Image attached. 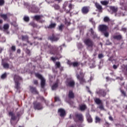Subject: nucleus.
I'll list each match as a JSON object with an SVG mask.
<instances>
[{
    "label": "nucleus",
    "instance_id": "obj_31",
    "mask_svg": "<svg viewBox=\"0 0 127 127\" xmlns=\"http://www.w3.org/2000/svg\"><path fill=\"white\" fill-rule=\"evenodd\" d=\"M95 123L96 124H100L101 123V119L96 116L95 118Z\"/></svg>",
    "mask_w": 127,
    "mask_h": 127
},
{
    "label": "nucleus",
    "instance_id": "obj_59",
    "mask_svg": "<svg viewBox=\"0 0 127 127\" xmlns=\"http://www.w3.org/2000/svg\"><path fill=\"white\" fill-rule=\"evenodd\" d=\"M122 30H123V31L126 32V31H127V28H122Z\"/></svg>",
    "mask_w": 127,
    "mask_h": 127
},
{
    "label": "nucleus",
    "instance_id": "obj_16",
    "mask_svg": "<svg viewBox=\"0 0 127 127\" xmlns=\"http://www.w3.org/2000/svg\"><path fill=\"white\" fill-rule=\"evenodd\" d=\"M59 114H60V115L61 117H64L65 116V110L63 109H59Z\"/></svg>",
    "mask_w": 127,
    "mask_h": 127
},
{
    "label": "nucleus",
    "instance_id": "obj_32",
    "mask_svg": "<svg viewBox=\"0 0 127 127\" xmlns=\"http://www.w3.org/2000/svg\"><path fill=\"white\" fill-rule=\"evenodd\" d=\"M30 91L32 93H37V90H36V88L33 87H30Z\"/></svg>",
    "mask_w": 127,
    "mask_h": 127
},
{
    "label": "nucleus",
    "instance_id": "obj_13",
    "mask_svg": "<svg viewBox=\"0 0 127 127\" xmlns=\"http://www.w3.org/2000/svg\"><path fill=\"white\" fill-rule=\"evenodd\" d=\"M66 85L69 87H74L75 85V82L72 80H68L67 82H66Z\"/></svg>",
    "mask_w": 127,
    "mask_h": 127
},
{
    "label": "nucleus",
    "instance_id": "obj_4",
    "mask_svg": "<svg viewBox=\"0 0 127 127\" xmlns=\"http://www.w3.org/2000/svg\"><path fill=\"white\" fill-rule=\"evenodd\" d=\"M21 80H22L21 77H19L18 75H15L14 77V80L15 83V89H17V90H18L20 88L19 81H21Z\"/></svg>",
    "mask_w": 127,
    "mask_h": 127
},
{
    "label": "nucleus",
    "instance_id": "obj_23",
    "mask_svg": "<svg viewBox=\"0 0 127 127\" xmlns=\"http://www.w3.org/2000/svg\"><path fill=\"white\" fill-rule=\"evenodd\" d=\"M113 38L116 39L117 40H121L122 39V35H118L113 36Z\"/></svg>",
    "mask_w": 127,
    "mask_h": 127
},
{
    "label": "nucleus",
    "instance_id": "obj_44",
    "mask_svg": "<svg viewBox=\"0 0 127 127\" xmlns=\"http://www.w3.org/2000/svg\"><path fill=\"white\" fill-rule=\"evenodd\" d=\"M99 109L101 110H105V109H104V106L102 105V104H101L100 105H99Z\"/></svg>",
    "mask_w": 127,
    "mask_h": 127
},
{
    "label": "nucleus",
    "instance_id": "obj_47",
    "mask_svg": "<svg viewBox=\"0 0 127 127\" xmlns=\"http://www.w3.org/2000/svg\"><path fill=\"white\" fill-rule=\"evenodd\" d=\"M77 47L79 48H82V47H83V45H82V44L81 43H79L78 44Z\"/></svg>",
    "mask_w": 127,
    "mask_h": 127
},
{
    "label": "nucleus",
    "instance_id": "obj_5",
    "mask_svg": "<svg viewBox=\"0 0 127 127\" xmlns=\"http://www.w3.org/2000/svg\"><path fill=\"white\" fill-rule=\"evenodd\" d=\"M36 77L37 78H38L39 79H40L41 80V86L42 88H44V86H45V78H44L42 75L41 74H40L39 73H36L35 74Z\"/></svg>",
    "mask_w": 127,
    "mask_h": 127
},
{
    "label": "nucleus",
    "instance_id": "obj_34",
    "mask_svg": "<svg viewBox=\"0 0 127 127\" xmlns=\"http://www.w3.org/2000/svg\"><path fill=\"white\" fill-rule=\"evenodd\" d=\"M22 40L23 41H27V42H28V36H22Z\"/></svg>",
    "mask_w": 127,
    "mask_h": 127
},
{
    "label": "nucleus",
    "instance_id": "obj_48",
    "mask_svg": "<svg viewBox=\"0 0 127 127\" xmlns=\"http://www.w3.org/2000/svg\"><path fill=\"white\" fill-rule=\"evenodd\" d=\"M4 3V0H0V5H3Z\"/></svg>",
    "mask_w": 127,
    "mask_h": 127
},
{
    "label": "nucleus",
    "instance_id": "obj_24",
    "mask_svg": "<svg viewBox=\"0 0 127 127\" xmlns=\"http://www.w3.org/2000/svg\"><path fill=\"white\" fill-rule=\"evenodd\" d=\"M93 37L94 38H97V34H96V33H95V32H94V31L93 30V29H91L90 30Z\"/></svg>",
    "mask_w": 127,
    "mask_h": 127
},
{
    "label": "nucleus",
    "instance_id": "obj_7",
    "mask_svg": "<svg viewBox=\"0 0 127 127\" xmlns=\"http://www.w3.org/2000/svg\"><path fill=\"white\" fill-rule=\"evenodd\" d=\"M9 116L11 117V120L10 122L11 125H15L16 124V121H15L16 118L15 117V116H14V114L12 113V112H9Z\"/></svg>",
    "mask_w": 127,
    "mask_h": 127
},
{
    "label": "nucleus",
    "instance_id": "obj_15",
    "mask_svg": "<svg viewBox=\"0 0 127 127\" xmlns=\"http://www.w3.org/2000/svg\"><path fill=\"white\" fill-rule=\"evenodd\" d=\"M100 31H106L108 29V27L105 25H101L99 27Z\"/></svg>",
    "mask_w": 127,
    "mask_h": 127
},
{
    "label": "nucleus",
    "instance_id": "obj_12",
    "mask_svg": "<svg viewBox=\"0 0 127 127\" xmlns=\"http://www.w3.org/2000/svg\"><path fill=\"white\" fill-rule=\"evenodd\" d=\"M50 40L52 41H57L59 39V35H53L52 37H50Z\"/></svg>",
    "mask_w": 127,
    "mask_h": 127
},
{
    "label": "nucleus",
    "instance_id": "obj_33",
    "mask_svg": "<svg viewBox=\"0 0 127 127\" xmlns=\"http://www.w3.org/2000/svg\"><path fill=\"white\" fill-rule=\"evenodd\" d=\"M94 101H95V103H96V104H97L98 105H99L102 103V101H101V100H100V99H99V98L95 99Z\"/></svg>",
    "mask_w": 127,
    "mask_h": 127
},
{
    "label": "nucleus",
    "instance_id": "obj_29",
    "mask_svg": "<svg viewBox=\"0 0 127 127\" xmlns=\"http://www.w3.org/2000/svg\"><path fill=\"white\" fill-rule=\"evenodd\" d=\"M95 5L96 7H97L98 9H99V11H101V10H102V6H101V5H100V4L98 3H95Z\"/></svg>",
    "mask_w": 127,
    "mask_h": 127
},
{
    "label": "nucleus",
    "instance_id": "obj_42",
    "mask_svg": "<svg viewBox=\"0 0 127 127\" xmlns=\"http://www.w3.org/2000/svg\"><path fill=\"white\" fill-rule=\"evenodd\" d=\"M24 20L25 21H29V17L28 16H25L24 17Z\"/></svg>",
    "mask_w": 127,
    "mask_h": 127
},
{
    "label": "nucleus",
    "instance_id": "obj_61",
    "mask_svg": "<svg viewBox=\"0 0 127 127\" xmlns=\"http://www.w3.org/2000/svg\"><path fill=\"white\" fill-rule=\"evenodd\" d=\"M109 120H110V121H113V118H112V117L110 116V117H109Z\"/></svg>",
    "mask_w": 127,
    "mask_h": 127
},
{
    "label": "nucleus",
    "instance_id": "obj_14",
    "mask_svg": "<svg viewBox=\"0 0 127 127\" xmlns=\"http://www.w3.org/2000/svg\"><path fill=\"white\" fill-rule=\"evenodd\" d=\"M67 64L69 65V66L73 65V67H77V66H79V64L78 62L71 63V62L69 61H67Z\"/></svg>",
    "mask_w": 127,
    "mask_h": 127
},
{
    "label": "nucleus",
    "instance_id": "obj_58",
    "mask_svg": "<svg viewBox=\"0 0 127 127\" xmlns=\"http://www.w3.org/2000/svg\"><path fill=\"white\" fill-rule=\"evenodd\" d=\"M38 82L37 81V80H34V83L35 84V85H37Z\"/></svg>",
    "mask_w": 127,
    "mask_h": 127
},
{
    "label": "nucleus",
    "instance_id": "obj_46",
    "mask_svg": "<svg viewBox=\"0 0 127 127\" xmlns=\"http://www.w3.org/2000/svg\"><path fill=\"white\" fill-rule=\"evenodd\" d=\"M59 29L60 30V31H62V29H63V25L61 24L59 27Z\"/></svg>",
    "mask_w": 127,
    "mask_h": 127
},
{
    "label": "nucleus",
    "instance_id": "obj_26",
    "mask_svg": "<svg viewBox=\"0 0 127 127\" xmlns=\"http://www.w3.org/2000/svg\"><path fill=\"white\" fill-rule=\"evenodd\" d=\"M80 110L81 111H85V109H87L86 105L82 104L79 106Z\"/></svg>",
    "mask_w": 127,
    "mask_h": 127
},
{
    "label": "nucleus",
    "instance_id": "obj_35",
    "mask_svg": "<svg viewBox=\"0 0 127 127\" xmlns=\"http://www.w3.org/2000/svg\"><path fill=\"white\" fill-rule=\"evenodd\" d=\"M55 26H56V23H52L49 25V28H54Z\"/></svg>",
    "mask_w": 127,
    "mask_h": 127
},
{
    "label": "nucleus",
    "instance_id": "obj_52",
    "mask_svg": "<svg viewBox=\"0 0 127 127\" xmlns=\"http://www.w3.org/2000/svg\"><path fill=\"white\" fill-rule=\"evenodd\" d=\"M69 104H70V106H71V107H74V102H73L72 101H70L69 102Z\"/></svg>",
    "mask_w": 127,
    "mask_h": 127
},
{
    "label": "nucleus",
    "instance_id": "obj_38",
    "mask_svg": "<svg viewBox=\"0 0 127 127\" xmlns=\"http://www.w3.org/2000/svg\"><path fill=\"white\" fill-rule=\"evenodd\" d=\"M6 78V73H4V74H2L1 76V79H5Z\"/></svg>",
    "mask_w": 127,
    "mask_h": 127
},
{
    "label": "nucleus",
    "instance_id": "obj_28",
    "mask_svg": "<svg viewBox=\"0 0 127 127\" xmlns=\"http://www.w3.org/2000/svg\"><path fill=\"white\" fill-rule=\"evenodd\" d=\"M120 4L122 5V6L124 7V9H125V10H127V4L124 3V2L121 1Z\"/></svg>",
    "mask_w": 127,
    "mask_h": 127
},
{
    "label": "nucleus",
    "instance_id": "obj_39",
    "mask_svg": "<svg viewBox=\"0 0 127 127\" xmlns=\"http://www.w3.org/2000/svg\"><path fill=\"white\" fill-rule=\"evenodd\" d=\"M61 66L60 62H57L56 63V68H59Z\"/></svg>",
    "mask_w": 127,
    "mask_h": 127
},
{
    "label": "nucleus",
    "instance_id": "obj_49",
    "mask_svg": "<svg viewBox=\"0 0 127 127\" xmlns=\"http://www.w3.org/2000/svg\"><path fill=\"white\" fill-rule=\"evenodd\" d=\"M103 57H104V55L103 54H100L98 55V58L100 59H101V58H103Z\"/></svg>",
    "mask_w": 127,
    "mask_h": 127
},
{
    "label": "nucleus",
    "instance_id": "obj_40",
    "mask_svg": "<svg viewBox=\"0 0 127 127\" xmlns=\"http://www.w3.org/2000/svg\"><path fill=\"white\" fill-rule=\"evenodd\" d=\"M30 25L33 26V27H37V25L34 23V22H31V23H30Z\"/></svg>",
    "mask_w": 127,
    "mask_h": 127
},
{
    "label": "nucleus",
    "instance_id": "obj_36",
    "mask_svg": "<svg viewBox=\"0 0 127 127\" xmlns=\"http://www.w3.org/2000/svg\"><path fill=\"white\" fill-rule=\"evenodd\" d=\"M101 3L103 5H107V4H109V2L108 1H101Z\"/></svg>",
    "mask_w": 127,
    "mask_h": 127
},
{
    "label": "nucleus",
    "instance_id": "obj_10",
    "mask_svg": "<svg viewBox=\"0 0 127 127\" xmlns=\"http://www.w3.org/2000/svg\"><path fill=\"white\" fill-rule=\"evenodd\" d=\"M96 94L99 96H102V97H105L106 96V93L104 90L97 89L96 91Z\"/></svg>",
    "mask_w": 127,
    "mask_h": 127
},
{
    "label": "nucleus",
    "instance_id": "obj_56",
    "mask_svg": "<svg viewBox=\"0 0 127 127\" xmlns=\"http://www.w3.org/2000/svg\"><path fill=\"white\" fill-rule=\"evenodd\" d=\"M26 53H27V54H30V51H29V50H27L26 51Z\"/></svg>",
    "mask_w": 127,
    "mask_h": 127
},
{
    "label": "nucleus",
    "instance_id": "obj_3",
    "mask_svg": "<svg viewBox=\"0 0 127 127\" xmlns=\"http://www.w3.org/2000/svg\"><path fill=\"white\" fill-rule=\"evenodd\" d=\"M84 43L87 46V49H88V50H93V47L95 46V44L91 39H86L84 41Z\"/></svg>",
    "mask_w": 127,
    "mask_h": 127
},
{
    "label": "nucleus",
    "instance_id": "obj_2",
    "mask_svg": "<svg viewBox=\"0 0 127 127\" xmlns=\"http://www.w3.org/2000/svg\"><path fill=\"white\" fill-rule=\"evenodd\" d=\"M85 76V73H83L82 69H79L76 71V77L78 80H79L81 84H83L85 82V79H84V76Z\"/></svg>",
    "mask_w": 127,
    "mask_h": 127
},
{
    "label": "nucleus",
    "instance_id": "obj_50",
    "mask_svg": "<svg viewBox=\"0 0 127 127\" xmlns=\"http://www.w3.org/2000/svg\"><path fill=\"white\" fill-rule=\"evenodd\" d=\"M104 36H105V37H108L109 36V33L108 32H105Z\"/></svg>",
    "mask_w": 127,
    "mask_h": 127
},
{
    "label": "nucleus",
    "instance_id": "obj_30",
    "mask_svg": "<svg viewBox=\"0 0 127 127\" xmlns=\"http://www.w3.org/2000/svg\"><path fill=\"white\" fill-rule=\"evenodd\" d=\"M9 28V25L8 24H5L3 25V29L4 31H5V30H7Z\"/></svg>",
    "mask_w": 127,
    "mask_h": 127
},
{
    "label": "nucleus",
    "instance_id": "obj_8",
    "mask_svg": "<svg viewBox=\"0 0 127 127\" xmlns=\"http://www.w3.org/2000/svg\"><path fill=\"white\" fill-rule=\"evenodd\" d=\"M11 16V15L10 13H8L6 14H0V17L1 18H2L3 20H7L9 17Z\"/></svg>",
    "mask_w": 127,
    "mask_h": 127
},
{
    "label": "nucleus",
    "instance_id": "obj_53",
    "mask_svg": "<svg viewBox=\"0 0 127 127\" xmlns=\"http://www.w3.org/2000/svg\"><path fill=\"white\" fill-rule=\"evenodd\" d=\"M119 67V65H117L116 64H114L113 65V69H117Z\"/></svg>",
    "mask_w": 127,
    "mask_h": 127
},
{
    "label": "nucleus",
    "instance_id": "obj_64",
    "mask_svg": "<svg viewBox=\"0 0 127 127\" xmlns=\"http://www.w3.org/2000/svg\"><path fill=\"white\" fill-rule=\"evenodd\" d=\"M25 5H26V6H28V3H25Z\"/></svg>",
    "mask_w": 127,
    "mask_h": 127
},
{
    "label": "nucleus",
    "instance_id": "obj_57",
    "mask_svg": "<svg viewBox=\"0 0 127 127\" xmlns=\"http://www.w3.org/2000/svg\"><path fill=\"white\" fill-rule=\"evenodd\" d=\"M65 23L66 25H70V22L65 21Z\"/></svg>",
    "mask_w": 127,
    "mask_h": 127
},
{
    "label": "nucleus",
    "instance_id": "obj_9",
    "mask_svg": "<svg viewBox=\"0 0 127 127\" xmlns=\"http://www.w3.org/2000/svg\"><path fill=\"white\" fill-rule=\"evenodd\" d=\"M34 107L35 110H42L43 107L40 103H36L34 104Z\"/></svg>",
    "mask_w": 127,
    "mask_h": 127
},
{
    "label": "nucleus",
    "instance_id": "obj_37",
    "mask_svg": "<svg viewBox=\"0 0 127 127\" xmlns=\"http://www.w3.org/2000/svg\"><path fill=\"white\" fill-rule=\"evenodd\" d=\"M3 67L4 68H5V69H7V68H8V67H9V65H8V64L4 63V64H3Z\"/></svg>",
    "mask_w": 127,
    "mask_h": 127
},
{
    "label": "nucleus",
    "instance_id": "obj_1",
    "mask_svg": "<svg viewBox=\"0 0 127 127\" xmlns=\"http://www.w3.org/2000/svg\"><path fill=\"white\" fill-rule=\"evenodd\" d=\"M48 48H49L50 49V53L51 54H56L57 55V57L54 58L52 57L51 60L53 62H55L56 60L58 59H60L61 58V55H60V53H61L62 50V47L60 46L59 48L56 47L55 46H52L50 45H49L47 46Z\"/></svg>",
    "mask_w": 127,
    "mask_h": 127
},
{
    "label": "nucleus",
    "instance_id": "obj_54",
    "mask_svg": "<svg viewBox=\"0 0 127 127\" xmlns=\"http://www.w3.org/2000/svg\"><path fill=\"white\" fill-rule=\"evenodd\" d=\"M124 109H125L126 112L127 113V105H125L124 107H123Z\"/></svg>",
    "mask_w": 127,
    "mask_h": 127
},
{
    "label": "nucleus",
    "instance_id": "obj_18",
    "mask_svg": "<svg viewBox=\"0 0 127 127\" xmlns=\"http://www.w3.org/2000/svg\"><path fill=\"white\" fill-rule=\"evenodd\" d=\"M75 118L78 119L79 121H83V115L81 114H77L75 115Z\"/></svg>",
    "mask_w": 127,
    "mask_h": 127
},
{
    "label": "nucleus",
    "instance_id": "obj_45",
    "mask_svg": "<svg viewBox=\"0 0 127 127\" xmlns=\"http://www.w3.org/2000/svg\"><path fill=\"white\" fill-rule=\"evenodd\" d=\"M55 100L56 102H59L60 101V98H59V97L56 96L55 97Z\"/></svg>",
    "mask_w": 127,
    "mask_h": 127
},
{
    "label": "nucleus",
    "instance_id": "obj_43",
    "mask_svg": "<svg viewBox=\"0 0 127 127\" xmlns=\"http://www.w3.org/2000/svg\"><path fill=\"white\" fill-rule=\"evenodd\" d=\"M54 7H55V9H59V8H60V6H59V5H58V4H55L54 5Z\"/></svg>",
    "mask_w": 127,
    "mask_h": 127
},
{
    "label": "nucleus",
    "instance_id": "obj_62",
    "mask_svg": "<svg viewBox=\"0 0 127 127\" xmlns=\"http://www.w3.org/2000/svg\"><path fill=\"white\" fill-rule=\"evenodd\" d=\"M2 22H3V21H2V19H0V24H1V23H2Z\"/></svg>",
    "mask_w": 127,
    "mask_h": 127
},
{
    "label": "nucleus",
    "instance_id": "obj_19",
    "mask_svg": "<svg viewBox=\"0 0 127 127\" xmlns=\"http://www.w3.org/2000/svg\"><path fill=\"white\" fill-rule=\"evenodd\" d=\"M86 118L88 123H92V122H93V119H92V118H91V116L89 113L86 114Z\"/></svg>",
    "mask_w": 127,
    "mask_h": 127
},
{
    "label": "nucleus",
    "instance_id": "obj_17",
    "mask_svg": "<svg viewBox=\"0 0 127 127\" xmlns=\"http://www.w3.org/2000/svg\"><path fill=\"white\" fill-rule=\"evenodd\" d=\"M81 11L83 14H86V13L89 12V8H88V7H83L82 8Z\"/></svg>",
    "mask_w": 127,
    "mask_h": 127
},
{
    "label": "nucleus",
    "instance_id": "obj_60",
    "mask_svg": "<svg viewBox=\"0 0 127 127\" xmlns=\"http://www.w3.org/2000/svg\"><path fill=\"white\" fill-rule=\"evenodd\" d=\"M55 1H58V2H61L62 1V0H55Z\"/></svg>",
    "mask_w": 127,
    "mask_h": 127
},
{
    "label": "nucleus",
    "instance_id": "obj_25",
    "mask_svg": "<svg viewBox=\"0 0 127 127\" xmlns=\"http://www.w3.org/2000/svg\"><path fill=\"white\" fill-rule=\"evenodd\" d=\"M110 9L113 11V12H117L118 11V7L115 6H110Z\"/></svg>",
    "mask_w": 127,
    "mask_h": 127
},
{
    "label": "nucleus",
    "instance_id": "obj_20",
    "mask_svg": "<svg viewBox=\"0 0 127 127\" xmlns=\"http://www.w3.org/2000/svg\"><path fill=\"white\" fill-rule=\"evenodd\" d=\"M57 87H58V80L52 86V90H53V91L56 90Z\"/></svg>",
    "mask_w": 127,
    "mask_h": 127
},
{
    "label": "nucleus",
    "instance_id": "obj_22",
    "mask_svg": "<svg viewBox=\"0 0 127 127\" xmlns=\"http://www.w3.org/2000/svg\"><path fill=\"white\" fill-rule=\"evenodd\" d=\"M90 68H95L96 67V64L95 61H92L89 64Z\"/></svg>",
    "mask_w": 127,
    "mask_h": 127
},
{
    "label": "nucleus",
    "instance_id": "obj_11",
    "mask_svg": "<svg viewBox=\"0 0 127 127\" xmlns=\"http://www.w3.org/2000/svg\"><path fill=\"white\" fill-rule=\"evenodd\" d=\"M29 10L32 12H37L38 11V8L35 6V5H32L29 8Z\"/></svg>",
    "mask_w": 127,
    "mask_h": 127
},
{
    "label": "nucleus",
    "instance_id": "obj_6",
    "mask_svg": "<svg viewBox=\"0 0 127 127\" xmlns=\"http://www.w3.org/2000/svg\"><path fill=\"white\" fill-rule=\"evenodd\" d=\"M67 5H68V1L64 2L63 5V8L64 9V10H65L66 12H70V10H71V8H73L74 7V5L69 4L68 5L69 9L66 8V6H67Z\"/></svg>",
    "mask_w": 127,
    "mask_h": 127
},
{
    "label": "nucleus",
    "instance_id": "obj_41",
    "mask_svg": "<svg viewBox=\"0 0 127 127\" xmlns=\"http://www.w3.org/2000/svg\"><path fill=\"white\" fill-rule=\"evenodd\" d=\"M109 20H110V18L108 17H104V21H105V22H107L109 21Z\"/></svg>",
    "mask_w": 127,
    "mask_h": 127
},
{
    "label": "nucleus",
    "instance_id": "obj_55",
    "mask_svg": "<svg viewBox=\"0 0 127 127\" xmlns=\"http://www.w3.org/2000/svg\"><path fill=\"white\" fill-rule=\"evenodd\" d=\"M11 50H12L13 51H15V46H12V47H11Z\"/></svg>",
    "mask_w": 127,
    "mask_h": 127
},
{
    "label": "nucleus",
    "instance_id": "obj_63",
    "mask_svg": "<svg viewBox=\"0 0 127 127\" xmlns=\"http://www.w3.org/2000/svg\"><path fill=\"white\" fill-rule=\"evenodd\" d=\"M17 53H19L20 52V49H18L17 51Z\"/></svg>",
    "mask_w": 127,
    "mask_h": 127
},
{
    "label": "nucleus",
    "instance_id": "obj_21",
    "mask_svg": "<svg viewBox=\"0 0 127 127\" xmlns=\"http://www.w3.org/2000/svg\"><path fill=\"white\" fill-rule=\"evenodd\" d=\"M43 17V16L42 15H36L33 17V19L37 20V21H38L39 19H41Z\"/></svg>",
    "mask_w": 127,
    "mask_h": 127
},
{
    "label": "nucleus",
    "instance_id": "obj_51",
    "mask_svg": "<svg viewBox=\"0 0 127 127\" xmlns=\"http://www.w3.org/2000/svg\"><path fill=\"white\" fill-rule=\"evenodd\" d=\"M121 92L122 94H123V96L126 97V92H125V91L124 90H121Z\"/></svg>",
    "mask_w": 127,
    "mask_h": 127
},
{
    "label": "nucleus",
    "instance_id": "obj_27",
    "mask_svg": "<svg viewBox=\"0 0 127 127\" xmlns=\"http://www.w3.org/2000/svg\"><path fill=\"white\" fill-rule=\"evenodd\" d=\"M68 97L70 99H73V98H74V93H73V92H72V91H69Z\"/></svg>",
    "mask_w": 127,
    "mask_h": 127
}]
</instances>
